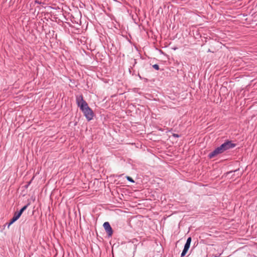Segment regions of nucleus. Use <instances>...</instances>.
<instances>
[{
    "label": "nucleus",
    "instance_id": "10",
    "mask_svg": "<svg viewBox=\"0 0 257 257\" xmlns=\"http://www.w3.org/2000/svg\"><path fill=\"white\" fill-rule=\"evenodd\" d=\"M126 179L130 182H131L132 183L135 182L134 180L131 177H130L129 176H126Z\"/></svg>",
    "mask_w": 257,
    "mask_h": 257
},
{
    "label": "nucleus",
    "instance_id": "2",
    "mask_svg": "<svg viewBox=\"0 0 257 257\" xmlns=\"http://www.w3.org/2000/svg\"><path fill=\"white\" fill-rule=\"evenodd\" d=\"M224 152L228 150L234 148L236 145L230 141H226L221 145Z\"/></svg>",
    "mask_w": 257,
    "mask_h": 257
},
{
    "label": "nucleus",
    "instance_id": "12",
    "mask_svg": "<svg viewBox=\"0 0 257 257\" xmlns=\"http://www.w3.org/2000/svg\"><path fill=\"white\" fill-rule=\"evenodd\" d=\"M173 136L176 138H178L179 137V136L178 134H173Z\"/></svg>",
    "mask_w": 257,
    "mask_h": 257
},
{
    "label": "nucleus",
    "instance_id": "6",
    "mask_svg": "<svg viewBox=\"0 0 257 257\" xmlns=\"http://www.w3.org/2000/svg\"><path fill=\"white\" fill-rule=\"evenodd\" d=\"M21 215V214L19 212H16L15 213L13 217H14V219H16L17 220L20 218Z\"/></svg>",
    "mask_w": 257,
    "mask_h": 257
},
{
    "label": "nucleus",
    "instance_id": "9",
    "mask_svg": "<svg viewBox=\"0 0 257 257\" xmlns=\"http://www.w3.org/2000/svg\"><path fill=\"white\" fill-rule=\"evenodd\" d=\"M17 220L16 219H14V217H13V218L12 219L11 221H10V222L8 224V227H10V226L15 221H16Z\"/></svg>",
    "mask_w": 257,
    "mask_h": 257
},
{
    "label": "nucleus",
    "instance_id": "13",
    "mask_svg": "<svg viewBox=\"0 0 257 257\" xmlns=\"http://www.w3.org/2000/svg\"><path fill=\"white\" fill-rule=\"evenodd\" d=\"M35 3H38V4H40V3H39L38 1H35Z\"/></svg>",
    "mask_w": 257,
    "mask_h": 257
},
{
    "label": "nucleus",
    "instance_id": "1",
    "mask_svg": "<svg viewBox=\"0 0 257 257\" xmlns=\"http://www.w3.org/2000/svg\"><path fill=\"white\" fill-rule=\"evenodd\" d=\"M76 102L87 120L90 121L92 119L94 116V113L92 110L89 107L87 103L84 100L82 95L76 96Z\"/></svg>",
    "mask_w": 257,
    "mask_h": 257
},
{
    "label": "nucleus",
    "instance_id": "11",
    "mask_svg": "<svg viewBox=\"0 0 257 257\" xmlns=\"http://www.w3.org/2000/svg\"><path fill=\"white\" fill-rule=\"evenodd\" d=\"M153 67L156 70H158L159 69V66L158 64H154L153 65Z\"/></svg>",
    "mask_w": 257,
    "mask_h": 257
},
{
    "label": "nucleus",
    "instance_id": "5",
    "mask_svg": "<svg viewBox=\"0 0 257 257\" xmlns=\"http://www.w3.org/2000/svg\"><path fill=\"white\" fill-rule=\"evenodd\" d=\"M191 241V237H189L187 239V241L185 244L184 247L189 249L190 247V246Z\"/></svg>",
    "mask_w": 257,
    "mask_h": 257
},
{
    "label": "nucleus",
    "instance_id": "8",
    "mask_svg": "<svg viewBox=\"0 0 257 257\" xmlns=\"http://www.w3.org/2000/svg\"><path fill=\"white\" fill-rule=\"evenodd\" d=\"M188 250V248L184 247V249L181 253V256H184L187 253V251Z\"/></svg>",
    "mask_w": 257,
    "mask_h": 257
},
{
    "label": "nucleus",
    "instance_id": "3",
    "mask_svg": "<svg viewBox=\"0 0 257 257\" xmlns=\"http://www.w3.org/2000/svg\"><path fill=\"white\" fill-rule=\"evenodd\" d=\"M224 152L221 146L216 148L213 151L209 153L208 155V157L209 158L211 159L215 156H217L219 154H222Z\"/></svg>",
    "mask_w": 257,
    "mask_h": 257
},
{
    "label": "nucleus",
    "instance_id": "4",
    "mask_svg": "<svg viewBox=\"0 0 257 257\" xmlns=\"http://www.w3.org/2000/svg\"><path fill=\"white\" fill-rule=\"evenodd\" d=\"M103 226L105 229L107 235L111 236L113 233L112 229L108 222H105L103 223Z\"/></svg>",
    "mask_w": 257,
    "mask_h": 257
},
{
    "label": "nucleus",
    "instance_id": "7",
    "mask_svg": "<svg viewBox=\"0 0 257 257\" xmlns=\"http://www.w3.org/2000/svg\"><path fill=\"white\" fill-rule=\"evenodd\" d=\"M29 204L24 206L19 211V212L22 215V213L27 208Z\"/></svg>",
    "mask_w": 257,
    "mask_h": 257
}]
</instances>
